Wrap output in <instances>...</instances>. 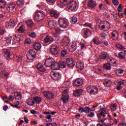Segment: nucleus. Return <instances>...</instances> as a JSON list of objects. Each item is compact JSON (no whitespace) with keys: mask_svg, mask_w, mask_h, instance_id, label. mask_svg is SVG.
Wrapping results in <instances>:
<instances>
[{"mask_svg":"<svg viewBox=\"0 0 126 126\" xmlns=\"http://www.w3.org/2000/svg\"><path fill=\"white\" fill-rule=\"evenodd\" d=\"M58 25L60 28H67L69 24H68V21L63 18H60L58 20Z\"/></svg>","mask_w":126,"mask_h":126,"instance_id":"obj_1","label":"nucleus"},{"mask_svg":"<svg viewBox=\"0 0 126 126\" xmlns=\"http://www.w3.org/2000/svg\"><path fill=\"white\" fill-rule=\"evenodd\" d=\"M87 91L90 95H96L98 93V88L95 86H89L87 87Z\"/></svg>","mask_w":126,"mask_h":126,"instance_id":"obj_2","label":"nucleus"},{"mask_svg":"<svg viewBox=\"0 0 126 126\" xmlns=\"http://www.w3.org/2000/svg\"><path fill=\"white\" fill-rule=\"evenodd\" d=\"M45 18L44 12L41 11H38L34 15L33 19L35 21H42Z\"/></svg>","mask_w":126,"mask_h":126,"instance_id":"obj_3","label":"nucleus"},{"mask_svg":"<svg viewBox=\"0 0 126 126\" xmlns=\"http://www.w3.org/2000/svg\"><path fill=\"white\" fill-rule=\"evenodd\" d=\"M100 113H97L96 116L98 119H100L102 116L105 118L106 117V115L107 114V116L111 119V115L109 113H108V111L105 108H101L100 109Z\"/></svg>","mask_w":126,"mask_h":126,"instance_id":"obj_4","label":"nucleus"},{"mask_svg":"<svg viewBox=\"0 0 126 126\" xmlns=\"http://www.w3.org/2000/svg\"><path fill=\"white\" fill-rule=\"evenodd\" d=\"M66 6L68 9L71 10H75L76 9V7L77 6V4L75 1H69L66 3Z\"/></svg>","mask_w":126,"mask_h":126,"instance_id":"obj_5","label":"nucleus"},{"mask_svg":"<svg viewBox=\"0 0 126 126\" xmlns=\"http://www.w3.org/2000/svg\"><path fill=\"white\" fill-rule=\"evenodd\" d=\"M36 58V52L34 49H31L29 51L27 54V59L30 61L34 60Z\"/></svg>","mask_w":126,"mask_h":126,"instance_id":"obj_6","label":"nucleus"},{"mask_svg":"<svg viewBox=\"0 0 126 126\" xmlns=\"http://www.w3.org/2000/svg\"><path fill=\"white\" fill-rule=\"evenodd\" d=\"M50 75L54 80H60L62 78V75L58 72H51L50 73Z\"/></svg>","mask_w":126,"mask_h":126,"instance_id":"obj_7","label":"nucleus"},{"mask_svg":"<svg viewBox=\"0 0 126 126\" xmlns=\"http://www.w3.org/2000/svg\"><path fill=\"white\" fill-rule=\"evenodd\" d=\"M55 63V60L52 57L47 58L45 61L44 64L47 67H51L53 63Z\"/></svg>","mask_w":126,"mask_h":126,"instance_id":"obj_8","label":"nucleus"},{"mask_svg":"<svg viewBox=\"0 0 126 126\" xmlns=\"http://www.w3.org/2000/svg\"><path fill=\"white\" fill-rule=\"evenodd\" d=\"M43 95L44 97L47 98V99H48V100H53L54 98H55V94L51 92H44L43 93Z\"/></svg>","mask_w":126,"mask_h":126,"instance_id":"obj_9","label":"nucleus"},{"mask_svg":"<svg viewBox=\"0 0 126 126\" xmlns=\"http://www.w3.org/2000/svg\"><path fill=\"white\" fill-rule=\"evenodd\" d=\"M66 63L68 67H73L75 65V62L73 59L68 58L66 59Z\"/></svg>","mask_w":126,"mask_h":126,"instance_id":"obj_10","label":"nucleus"},{"mask_svg":"<svg viewBox=\"0 0 126 126\" xmlns=\"http://www.w3.org/2000/svg\"><path fill=\"white\" fill-rule=\"evenodd\" d=\"M50 52L52 55H57L59 52V47L56 44H52L51 45Z\"/></svg>","mask_w":126,"mask_h":126,"instance_id":"obj_11","label":"nucleus"},{"mask_svg":"<svg viewBox=\"0 0 126 126\" xmlns=\"http://www.w3.org/2000/svg\"><path fill=\"white\" fill-rule=\"evenodd\" d=\"M83 84V80L81 78H78L76 79L73 83V86L77 87Z\"/></svg>","mask_w":126,"mask_h":126,"instance_id":"obj_12","label":"nucleus"},{"mask_svg":"<svg viewBox=\"0 0 126 126\" xmlns=\"http://www.w3.org/2000/svg\"><path fill=\"white\" fill-rule=\"evenodd\" d=\"M82 93H83V90L80 89H77L73 92V96H74V97H79V96L82 95Z\"/></svg>","mask_w":126,"mask_h":126,"instance_id":"obj_13","label":"nucleus"},{"mask_svg":"<svg viewBox=\"0 0 126 126\" xmlns=\"http://www.w3.org/2000/svg\"><path fill=\"white\" fill-rule=\"evenodd\" d=\"M15 26L14 20L10 19L6 23V27L7 28H12Z\"/></svg>","mask_w":126,"mask_h":126,"instance_id":"obj_14","label":"nucleus"},{"mask_svg":"<svg viewBox=\"0 0 126 126\" xmlns=\"http://www.w3.org/2000/svg\"><path fill=\"white\" fill-rule=\"evenodd\" d=\"M35 67L37 69L38 71H40V72H44L46 71V68L44 67L42 63H37L35 64Z\"/></svg>","mask_w":126,"mask_h":126,"instance_id":"obj_15","label":"nucleus"},{"mask_svg":"<svg viewBox=\"0 0 126 126\" xmlns=\"http://www.w3.org/2000/svg\"><path fill=\"white\" fill-rule=\"evenodd\" d=\"M110 58V55L107 52H101L99 55V59L100 60H107Z\"/></svg>","mask_w":126,"mask_h":126,"instance_id":"obj_16","label":"nucleus"},{"mask_svg":"<svg viewBox=\"0 0 126 126\" xmlns=\"http://www.w3.org/2000/svg\"><path fill=\"white\" fill-rule=\"evenodd\" d=\"M7 10H8L10 13H13L14 10H15V4L13 3H11L7 8Z\"/></svg>","mask_w":126,"mask_h":126,"instance_id":"obj_17","label":"nucleus"},{"mask_svg":"<svg viewBox=\"0 0 126 126\" xmlns=\"http://www.w3.org/2000/svg\"><path fill=\"white\" fill-rule=\"evenodd\" d=\"M44 41L45 44H48V43H52V42H54V38L50 35H47L44 38Z\"/></svg>","mask_w":126,"mask_h":126,"instance_id":"obj_18","label":"nucleus"},{"mask_svg":"<svg viewBox=\"0 0 126 126\" xmlns=\"http://www.w3.org/2000/svg\"><path fill=\"white\" fill-rule=\"evenodd\" d=\"M88 5L89 6V7H91V8H94V7H95L97 5V3H96V1L93 0H90L88 2Z\"/></svg>","mask_w":126,"mask_h":126,"instance_id":"obj_19","label":"nucleus"},{"mask_svg":"<svg viewBox=\"0 0 126 126\" xmlns=\"http://www.w3.org/2000/svg\"><path fill=\"white\" fill-rule=\"evenodd\" d=\"M50 67H51L52 69L53 70H58L60 69V64L59 63H56L55 61Z\"/></svg>","mask_w":126,"mask_h":126,"instance_id":"obj_20","label":"nucleus"},{"mask_svg":"<svg viewBox=\"0 0 126 126\" xmlns=\"http://www.w3.org/2000/svg\"><path fill=\"white\" fill-rule=\"evenodd\" d=\"M48 25L50 28H55L57 26V22L54 20H51L48 21Z\"/></svg>","mask_w":126,"mask_h":126,"instance_id":"obj_21","label":"nucleus"},{"mask_svg":"<svg viewBox=\"0 0 126 126\" xmlns=\"http://www.w3.org/2000/svg\"><path fill=\"white\" fill-rule=\"evenodd\" d=\"M49 13L51 17H55V18H59V16H60V14L55 10L50 11Z\"/></svg>","mask_w":126,"mask_h":126,"instance_id":"obj_22","label":"nucleus"},{"mask_svg":"<svg viewBox=\"0 0 126 126\" xmlns=\"http://www.w3.org/2000/svg\"><path fill=\"white\" fill-rule=\"evenodd\" d=\"M61 99L63 103H64V104H65L68 102V100L69 99V96L67 94L63 95L61 97Z\"/></svg>","mask_w":126,"mask_h":126,"instance_id":"obj_23","label":"nucleus"},{"mask_svg":"<svg viewBox=\"0 0 126 126\" xmlns=\"http://www.w3.org/2000/svg\"><path fill=\"white\" fill-rule=\"evenodd\" d=\"M84 34L85 35L84 37L86 38L92 35V32L89 29H87L84 31Z\"/></svg>","mask_w":126,"mask_h":126,"instance_id":"obj_24","label":"nucleus"},{"mask_svg":"<svg viewBox=\"0 0 126 126\" xmlns=\"http://www.w3.org/2000/svg\"><path fill=\"white\" fill-rule=\"evenodd\" d=\"M27 104L29 105V106H33L35 102L34 101V97H30L27 100Z\"/></svg>","mask_w":126,"mask_h":126,"instance_id":"obj_25","label":"nucleus"},{"mask_svg":"<svg viewBox=\"0 0 126 126\" xmlns=\"http://www.w3.org/2000/svg\"><path fill=\"white\" fill-rule=\"evenodd\" d=\"M112 37H115V41H116V40H118L119 39V32L116 31H114L112 32Z\"/></svg>","mask_w":126,"mask_h":126,"instance_id":"obj_26","label":"nucleus"},{"mask_svg":"<svg viewBox=\"0 0 126 126\" xmlns=\"http://www.w3.org/2000/svg\"><path fill=\"white\" fill-rule=\"evenodd\" d=\"M3 54L6 60H8L10 58V51L9 50H6L3 52Z\"/></svg>","mask_w":126,"mask_h":126,"instance_id":"obj_27","label":"nucleus"},{"mask_svg":"<svg viewBox=\"0 0 126 126\" xmlns=\"http://www.w3.org/2000/svg\"><path fill=\"white\" fill-rule=\"evenodd\" d=\"M76 66L77 68H79V70H82L84 68V64L83 63H77Z\"/></svg>","mask_w":126,"mask_h":126,"instance_id":"obj_28","label":"nucleus"},{"mask_svg":"<svg viewBox=\"0 0 126 126\" xmlns=\"http://www.w3.org/2000/svg\"><path fill=\"white\" fill-rule=\"evenodd\" d=\"M32 47L33 48V49H34V50H40V49H41V44L38 43V42H36L34 43V44L32 45Z\"/></svg>","mask_w":126,"mask_h":126,"instance_id":"obj_29","label":"nucleus"},{"mask_svg":"<svg viewBox=\"0 0 126 126\" xmlns=\"http://www.w3.org/2000/svg\"><path fill=\"white\" fill-rule=\"evenodd\" d=\"M77 47L76 46V43H72L70 47V51L74 52L76 50Z\"/></svg>","mask_w":126,"mask_h":126,"instance_id":"obj_30","label":"nucleus"},{"mask_svg":"<svg viewBox=\"0 0 126 126\" xmlns=\"http://www.w3.org/2000/svg\"><path fill=\"white\" fill-rule=\"evenodd\" d=\"M103 84L106 87H110V86L112 85V81L110 80L108 81H105L103 82Z\"/></svg>","mask_w":126,"mask_h":126,"instance_id":"obj_31","label":"nucleus"},{"mask_svg":"<svg viewBox=\"0 0 126 126\" xmlns=\"http://www.w3.org/2000/svg\"><path fill=\"white\" fill-rule=\"evenodd\" d=\"M6 5V2L4 0H0V8H4Z\"/></svg>","mask_w":126,"mask_h":126,"instance_id":"obj_32","label":"nucleus"},{"mask_svg":"<svg viewBox=\"0 0 126 126\" xmlns=\"http://www.w3.org/2000/svg\"><path fill=\"white\" fill-rule=\"evenodd\" d=\"M58 63L59 64V68H64L66 66V63L64 62L60 61Z\"/></svg>","mask_w":126,"mask_h":126,"instance_id":"obj_33","label":"nucleus"},{"mask_svg":"<svg viewBox=\"0 0 126 126\" xmlns=\"http://www.w3.org/2000/svg\"><path fill=\"white\" fill-rule=\"evenodd\" d=\"M22 97V95H21V94L19 93H17L15 94V99L16 100H21Z\"/></svg>","mask_w":126,"mask_h":126,"instance_id":"obj_34","label":"nucleus"},{"mask_svg":"<svg viewBox=\"0 0 126 126\" xmlns=\"http://www.w3.org/2000/svg\"><path fill=\"white\" fill-rule=\"evenodd\" d=\"M34 102H36L37 104H39L42 102V98L40 97L36 96L35 97L33 98Z\"/></svg>","mask_w":126,"mask_h":126,"instance_id":"obj_35","label":"nucleus"},{"mask_svg":"<svg viewBox=\"0 0 126 126\" xmlns=\"http://www.w3.org/2000/svg\"><path fill=\"white\" fill-rule=\"evenodd\" d=\"M93 42L95 44V45H100L101 44V41L99 40L98 38H94L93 40Z\"/></svg>","mask_w":126,"mask_h":126,"instance_id":"obj_36","label":"nucleus"},{"mask_svg":"<svg viewBox=\"0 0 126 126\" xmlns=\"http://www.w3.org/2000/svg\"><path fill=\"white\" fill-rule=\"evenodd\" d=\"M25 1L23 0H17L16 1V4L19 6H21L22 5H24Z\"/></svg>","mask_w":126,"mask_h":126,"instance_id":"obj_37","label":"nucleus"},{"mask_svg":"<svg viewBox=\"0 0 126 126\" xmlns=\"http://www.w3.org/2000/svg\"><path fill=\"white\" fill-rule=\"evenodd\" d=\"M18 32L19 33H23L25 31V27L24 26H22L18 29Z\"/></svg>","mask_w":126,"mask_h":126,"instance_id":"obj_38","label":"nucleus"},{"mask_svg":"<svg viewBox=\"0 0 126 126\" xmlns=\"http://www.w3.org/2000/svg\"><path fill=\"white\" fill-rule=\"evenodd\" d=\"M0 77L3 78L4 77H6L7 78L8 77V73L5 72H2L1 74L0 75Z\"/></svg>","mask_w":126,"mask_h":126,"instance_id":"obj_39","label":"nucleus"},{"mask_svg":"<svg viewBox=\"0 0 126 126\" xmlns=\"http://www.w3.org/2000/svg\"><path fill=\"white\" fill-rule=\"evenodd\" d=\"M76 22H77V18L74 16L72 17L71 18V23L72 24H75Z\"/></svg>","mask_w":126,"mask_h":126,"instance_id":"obj_40","label":"nucleus"},{"mask_svg":"<svg viewBox=\"0 0 126 126\" xmlns=\"http://www.w3.org/2000/svg\"><path fill=\"white\" fill-rule=\"evenodd\" d=\"M103 67L105 69H107L108 70H110V69H111V64H110L109 63H105V64H104Z\"/></svg>","mask_w":126,"mask_h":126,"instance_id":"obj_41","label":"nucleus"},{"mask_svg":"<svg viewBox=\"0 0 126 126\" xmlns=\"http://www.w3.org/2000/svg\"><path fill=\"white\" fill-rule=\"evenodd\" d=\"M27 25H28V27H32L33 25V21H32V20H30L26 22Z\"/></svg>","mask_w":126,"mask_h":126,"instance_id":"obj_42","label":"nucleus"},{"mask_svg":"<svg viewBox=\"0 0 126 126\" xmlns=\"http://www.w3.org/2000/svg\"><path fill=\"white\" fill-rule=\"evenodd\" d=\"M116 47L120 50H121L122 51H124V50H126V48H125L124 46L120 44H116Z\"/></svg>","mask_w":126,"mask_h":126,"instance_id":"obj_43","label":"nucleus"},{"mask_svg":"<svg viewBox=\"0 0 126 126\" xmlns=\"http://www.w3.org/2000/svg\"><path fill=\"white\" fill-rule=\"evenodd\" d=\"M12 39V38L11 37V36L6 37V43L7 44V45H10V44H11Z\"/></svg>","mask_w":126,"mask_h":126,"instance_id":"obj_44","label":"nucleus"},{"mask_svg":"<svg viewBox=\"0 0 126 126\" xmlns=\"http://www.w3.org/2000/svg\"><path fill=\"white\" fill-rule=\"evenodd\" d=\"M53 120L52 119V115H49L46 117L45 119V122L48 123V122H52Z\"/></svg>","mask_w":126,"mask_h":126,"instance_id":"obj_45","label":"nucleus"},{"mask_svg":"<svg viewBox=\"0 0 126 126\" xmlns=\"http://www.w3.org/2000/svg\"><path fill=\"white\" fill-rule=\"evenodd\" d=\"M118 57L119 59H126V56H125V54L124 53V52L119 53Z\"/></svg>","mask_w":126,"mask_h":126,"instance_id":"obj_46","label":"nucleus"},{"mask_svg":"<svg viewBox=\"0 0 126 126\" xmlns=\"http://www.w3.org/2000/svg\"><path fill=\"white\" fill-rule=\"evenodd\" d=\"M112 15H113L115 21H116V22H119V19L117 17L118 16L117 15V14L113 12L112 14Z\"/></svg>","mask_w":126,"mask_h":126,"instance_id":"obj_47","label":"nucleus"},{"mask_svg":"<svg viewBox=\"0 0 126 126\" xmlns=\"http://www.w3.org/2000/svg\"><path fill=\"white\" fill-rule=\"evenodd\" d=\"M107 60L108 63H109V64H111V65H112V64L113 63V62H114V61H115V59L110 58V57L107 58Z\"/></svg>","mask_w":126,"mask_h":126,"instance_id":"obj_48","label":"nucleus"},{"mask_svg":"<svg viewBox=\"0 0 126 126\" xmlns=\"http://www.w3.org/2000/svg\"><path fill=\"white\" fill-rule=\"evenodd\" d=\"M13 38L15 40H16L17 42H19L21 40L20 35H15L13 36Z\"/></svg>","mask_w":126,"mask_h":126,"instance_id":"obj_49","label":"nucleus"},{"mask_svg":"<svg viewBox=\"0 0 126 126\" xmlns=\"http://www.w3.org/2000/svg\"><path fill=\"white\" fill-rule=\"evenodd\" d=\"M110 109L112 111H116V110H117V104H114L110 106Z\"/></svg>","mask_w":126,"mask_h":126,"instance_id":"obj_50","label":"nucleus"},{"mask_svg":"<svg viewBox=\"0 0 126 126\" xmlns=\"http://www.w3.org/2000/svg\"><path fill=\"white\" fill-rule=\"evenodd\" d=\"M67 54V51H66V50H63L61 52V57H65Z\"/></svg>","mask_w":126,"mask_h":126,"instance_id":"obj_51","label":"nucleus"},{"mask_svg":"<svg viewBox=\"0 0 126 126\" xmlns=\"http://www.w3.org/2000/svg\"><path fill=\"white\" fill-rule=\"evenodd\" d=\"M89 110H90V107L88 106H86L84 108V113H86V114H88L89 113Z\"/></svg>","mask_w":126,"mask_h":126,"instance_id":"obj_52","label":"nucleus"},{"mask_svg":"<svg viewBox=\"0 0 126 126\" xmlns=\"http://www.w3.org/2000/svg\"><path fill=\"white\" fill-rule=\"evenodd\" d=\"M46 1L49 3V4L52 5L53 4H54V3H55V2H56V0H46Z\"/></svg>","mask_w":126,"mask_h":126,"instance_id":"obj_53","label":"nucleus"},{"mask_svg":"<svg viewBox=\"0 0 126 126\" xmlns=\"http://www.w3.org/2000/svg\"><path fill=\"white\" fill-rule=\"evenodd\" d=\"M60 2L62 3V4H66L69 1L68 0H60Z\"/></svg>","mask_w":126,"mask_h":126,"instance_id":"obj_54","label":"nucleus"},{"mask_svg":"<svg viewBox=\"0 0 126 126\" xmlns=\"http://www.w3.org/2000/svg\"><path fill=\"white\" fill-rule=\"evenodd\" d=\"M123 10V6H122V4H119V7L118 8V12H122Z\"/></svg>","mask_w":126,"mask_h":126,"instance_id":"obj_55","label":"nucleus"},{"mask_svg":"<svg viewBox=\"0 0 126 126\" xmlns=\"http://www.w3.org/2000/svg\"><path fill=\"white\" fill-rule=\"evenodd\" d=\"M106 120H107V118H105L104 119H101V118H98V123H101V124H103Z\"/></svg>","mask_w":126,"mask_h":126,"instance_id":"obj_56","label":"nucleus"},{"mask_svg":"<svg viewBox=\"0 0 126 126\" xmlns=\"http://www.w3.org/2000/svg\"><path fill=\"white\" fill-rule=\"evenodd\" d=\"M29 36H30V37H32V38H35V37H36V34L35 32H32L31 33L29 34Z\"/></svg>","mask_w":126,"mask_h":126,"instance_id":"obj_57","label":"nucleus"},{"mask_svg":"<svg viewBox=\"0 0 126 126\" xmlns=\"http://www.w3.org/2000/svg\"><path fill=\"white\" fill-rule=\"evenodd\" d=\"M95 116V114L94 112H91L88 115V118H93Z\"/></svg>","mask_w":126,"mask_h":126,"instance_id":"obj_58","label":"nucleus"},{"mask_svg":"<svg viewBox=\"0 0 126 126\" xmlns=\"http://www.w3.org/2000/svg\"><path fill=\"white\" fill-rule=\"evenodd\" d=\"M100 36L101 37V38H103V39H105L106 38V36H107V34L105 33H102L100 34Z\"/></svg>","mask_w":126,"mask_h":126,"instance_id":"obj_59","label":"nucleus"},{"mask_svg":"<svg viewBox=\"0 0 126 126\" xmlns=\"http://www.w3.org/2000/svg\"><path fill=\"white\" fill-rule=\"evenodd\" d=\"M25 42L26 44H30V43H31V40L30 38H27L26 39Z\"/></svg>","mask_w":126,"mask_h":126,"instance_id":"obj_60","label":"nucleus"},{"mask_svg":"<svg viewBox=\"0 0 126 126\" xmlns=\"http://www.w3.org/2000/svg\"><path fill=\"white\" fill-rule=\"evenodd\" d=\"M79 112H80V113H84V108L82 107H80L79 108Z\"/></svg>","mask_w":126,"mask_h":126,"instance_id":"obj_61","label":"nucleus"},{"mask_svg":"<svg viewBox=\"0 0 126 126\" xmlns=\"http://www.w3.org/2000/svg\"><path fill=\"white\" fill-rule=\"evenodd\" d=\"M112 2L115 5H118L119 4V1L118 0H112Z\"/></svg>","mask_w":126,"mask_h":126,"instance_id":"obj_62","label":"nucleus"},{"mask_svg":"<svg viewBox=\"0 0 126 126\" xmlns=\"http://www.w3.org/2000/svg\"><path fill=\"white\" fill-rule=\"evenodd\" d=\"M26 11V8H24L23 9H22L21 10V13L22 15H23V14H24V13H25V12Z\"/></svg>","mask_w":126,"mask_h":126,"instance_id":"obj_63","label":"nucleus"},{"mask_svg":"<svg viewBox=\"0 0 126 126\" xmlns=\"http://www.w3.org/2000/svg\"><path fill=\"white\" fill-rule=\"evenodd\" d=\"M55 32L56 34H61V30L59 29H55Z\"/></svg>","mask_w":126,"mask_h":126,"instance_id":"obj_64","label":"nucleus"}]
</instances>
